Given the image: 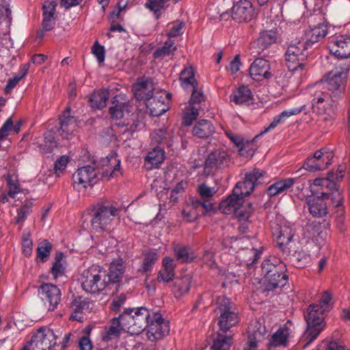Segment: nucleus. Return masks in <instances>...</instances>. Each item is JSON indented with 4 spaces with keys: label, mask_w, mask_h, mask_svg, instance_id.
<instances>
[{
    "label": "nucleus",
    "mask_w": 350,
    "mask_h": 350,
    "mask_svg": "<svg viewBox=\"0 0 350 350\" xmlns=\"http://www.w3.org/2000/svg\"><path fill=\"white\" fill-rule=\"evenodd\" d=\"M349 72L348 68H336L329 72L325 80L315 84L316 92L312 99V107L319 104L323 106L332 105V103L341 98L345 94V83Z\"/></svg>",
    "instance_id": "obj_1"
},
{
    "label": "nucleus",
    "mask_w": 350,
    "mask_h": 350,
    "mask_svg": "<svg viewBox=\"0 0 350 350\" xmlns=\"http://www.w3.org/2000/svg\"><path fill=\"white\" fill-rule=\"evenodd\" d=\"M103 167L105 168L100 172L90 165L83 166L77 170L72 176L74 187L77 190L92 187L100 179L109 180L122 174L120 160L115 156H110L102 160Z\"/></svg>",
    "instance_id": "obj_2"
},
{
    "label": "nucleus",
    "mask_w": 350,
    "mask_h": 350,
    "mask_svg": "<svg viewBox=\"0 0 350 350\" xmlns=\"http://www.w3.org/2000/svg\"><path fill=\"white\" fill-rule=\"evenodd\" d=\"M312 195L319 196L325 199L336 198L337 211L342 215L344 213L343 198L338 191L336 181L334 180L333 172H329L326 178H317L312 183L308 181Z\"/></svg>",
    "instance_id": "obj_3"
},
{
    "label": "nucleus",
    "mask_w": 350,
    "mask_h": 350,
    "mask_svg": "<svg viewBox=\"0 0 350 350\" xmlns=\"http://www.w3.org/2000/svg\"><path fill=\"white\" fill-rule=\"evenodd\" d=\"M151 312L145 307L127 308L120 314L124 331L131 334H139L147 327Z\"/></svg>",
    "instance_id": "obj_4"
},
{
    "label": "nucleus",
    "mask_w": 350,
    "mask_h": 350,
    "mask_svg": "<svg viewBox=\"0 0 350 350\" xmlns=\"http://www.w3.org/2000/svg\"><path fill=\"white\" fill-rule=\"evenodd\" d=\"M80 281L83 290L92 294L102 292L109 284L107 271L102 267L94 265L82 272Z\"/></svg>",
    "instance_id": "obj_5"
},
{
    "label": "nucleus",
    "mask_w": 350,
    "mask_h": 350,
    "mask_svg": "<svg viewBox=\"0 0 350 350\" xmlns=\"http://www.w3.org/2000/svg\"><path fill=\"white\" fill-rule=\"evenodd\" d=\"M327 313L318 307L317 304H310L305 314L307 329L304 334L302 340L306 342L304 347L314 340L325 327L324 315Z\"/></svg>",
    "instance_id": "obj_6"
},
{
    "label": "nucleus",
    "mask_w": 350,
    "mask_h": 350,
    "mask_svg": "<svg viewBox=\"0 0 350 350\" xmlns=\"http://www.w3.org/2000/svg\"><path fill=\"white\" fill-rule=\"evenodd\" d=\"M119 213L120 210L109 203L98 204L92 210L91 225L98 232L110 230Z\"/></svg>",
    "instance_id": "obj_7"
},
{
    "label": "nucleus",
    "mask_w": 350,
    "mask_h": 350,
    "mask_svg": "<svg viewBox=\"0 0 350 350\" xmlns=\"http://www.w3.org/2000/svg\"><path fill=\"white\" fill-rule=\"evenodd\" d=\"M215 312L218 317L219 328L224 332H227L239 321L237 308L230 299L226 297L217 298Z\"/></svg>",
    "instance_id": "obj_8"
},
{
    "label": "nucleus",
    "mask_w": 350,
    "mask_h": 350,
    "mask_svg": "<svg viewBox=\"0 0 350 350\" xmlns=\"http://www.w3.org/2000/svg\"><path fill=\"white\" fill-rule=\"evenodd\" d=\"M308 45L304 41H293L288 46L285 53L286 64L290 71L299 72L300 75L305 73L304 61L308 55Z\"/></svg>",
    "instance_id": "obj_9"
},
{
    "label": "nucleus",
    "mask_w": 350,
    "mask_h": 350,
    "mask_svg": "<svg viewBox=\"0 0 350 350\" xmlns=\"http://www.w3.org/2000/svg\"><path fill=\"white\" fill-rule=\"evenodd\" d=\"M245 241L247 240L243 238L228 237L223 241L222 245L225 249L229 248V251L238 252L239 257L243 258V260L247 265L252 266L260 258L261 251L254 248L247 249L245 252L240 251Z\"/></svg>",
    "instance_id": "obj_10"
},
{
    "label": "nucleus",
    "mask_w": 350,
    "mask_h": 350,
    "mask_svg": "<svg viewBox=\"0 0 350 350\" xmlns=\"http://www.w3.org/2000/svg\"><path fill=\"white\" fill-rule=\"evenodd\" d=\"M219 209L225 214L234 213L239 220H247L254 211L250 203L243 205L242 198L228 197L219 204Z\"/></svg>",
    "instance_id": "obj_11"
},
{
    "label": "nucleus",
    "mask_w": 350,
    "mask_h": 350,
    "mask_svg": "<svg viewBox=\"0 0 350 350\" xmlns=\"http://www.w3.org/2000/svg\"><path fill=\"white\" fill-rule=\"evenodd\" d=\"M264 172L258 169L247 172L245 175V180L236 184L232 193L228 197L243 200V197L249 196L253 191L254 187L260 183V179L264 176Z\"/></svg>",
    "instance_id": "obj_12"
},
{
    "label": "nucleus",
    "mask_w": 350,
    "mask_h": 350,
    "mask_svg": "<svg viewBox=\"0 0 350 350\" xmlns=\"http://www.w3.org/2000/svg\"><path fill=\"white\" fill-rule=\"evenodd\" d=\"M57 336L53 330L42 327L33 334L29 345L32 350H53Z\"/></svg>",
    "instance_id": "obj_13"
},
{
    "label": "nucleus",
    "mask_w": 350,
    "mask_h": 350,
    "mask_svg": "<svg viewBox=\"0 0 350 350\" xmlns=\"http://www.w3.org/2000/svg\"><path fill=\"white\" fill-rule=\"evenodd\" d=\"M333 154L324 149L317 150L314 155L308 157L304 163V168L310 172L325 170L331 163Z\"/></svg>",
    "instance_id": "obj_14"
},
{
    "label": "nucleus",
    "mask_w": 350,
    "mask_h": 350,
    "mask_svg": "<svg viewBox=\"0 0 350 350\" xmlns=\"http://www.w3.org/2000/svg\"><path fill=\"white\" fill-rule=\"evenodd\" d=\"M294 184H300L297 189L302 190L306 186L307 181L303 174L293 178L282 179L269 186L267 192L270 197H273L285 192Z\"/></svg>",
    "instance_id": "obj_15"
},
{
    "label": "nucleus",
    "mask_w": 350,
    "mask_h": 350,
    "mask_svg": "<svg viewBox=\"0 0 350 350\" xmlns=\"http://www.w3.org/2000/svg\"><path fill=\"white\" fill-rule=\"evenodd\" d=\"M153 316L148 324L147 336L150 340H159L168 334L169 324L165 321L160 313L152 312Z\"/></svg>",
    "instance_id": "obj_16"
},
{
    "label": "nucleus",
    "mask_w": 350,
    "mask_h": 350,
    "mask_svg": "<svg viewBox=\"0 0 350 350\" xmlns=\"http://www.w3.org/2000/svg\"><path fill=\"white\" fill-rule=\"evenodd\" d=\"M39 295L49 310L53 311L61 301L60 290L54 284L46 283L40 287Z\"/></svg>",
    "instance_id": "obj_17"
},
{
    "label": "nucleus",
    "mask_w": 350,
    "mask_h": 350,
    "mask_svg": "<svg viewBox=\"0 0 350 350\" xmlns=\"http://www.w3.org/2000/svg\"><path fill=\"white\" fill-rule=\"evenodd\" d=\"M330 52L338 58L350 57V36L340 35L329 43Z\"/></svg>",
    "instance_id": "obj_18"
},
{
    "label": "nucleus",
    "mask_w": 350,
    "mask_h": 350,
    "mask_svg": "<svg viewBox=\"0 0 350 350\" xmlns=\"http://www.w3.org/2000/svg\"><path fill=\"white\" fill-rule=\"evenodd\" d=\"M170 96L166 92L161 91L146 102V107L152 116H160L168 110V104L165 102V99L169 98Z\"/></svg>",
    "instance_id": "obj_19"
},
{
    "label": "nucleus",
    "mask_w": 350,
    "mask_h": 350,
    "mask_svg": "<svg viewBox=\"0 0 350 350\" xmlns=\"http://www.w3.org/2000/svg\"><path fill=\"white\" fill-rule=\"evenodd\" d=\"M254 14L252 5L247 0H239L232 9V17L239 23L252 20Z\"/></svg>",
    "instance_id": "obj_20"
},
{
    "label": "nucleus",
    "mask_w": 350,
    "mask_h": 350,
    "mask_svg": "<svg viewBox=\"0 0 350 350\" xmlns=\"http://www.w3.org/2000/svg\"><path fill=\"white\" fill-rule=\"evenodd\" d=\"M325 198L319 196L310 195L306 202L310 213L314 217H323L328 214V207Z\"/></svg>",
    "instance_id": "obj_21"
},
{
    "label": "nucleus",
    "mask_w": 350,
    "mask_h": 350,
    "mask_svg": "<svg viewBox=\"0 0 350 350\" xmlns=\"http://www.w3.org/2000/svg\"><path fill=\"white\" fill-rule=\"evenodd\" d=\"M270 69V64L267 60L263 58H257L250 67V74L254 80L260 81L271 77Z\"/></svg>",
    "instance_id": "obj_22"
},
{
    "label": "nucleus",
    "mask_w": 350,
    "mask_h": 350,
    "mask_svg": "<svg viewBox=\"0 0 350 350\" xmlns=\"http://www.w3.org/2000/svg\"><path fill=\"white\" fill-rule=\"evenodd\" d=\"M133 92L137 100H146L153 97L154 86L152 81L148 78H142L133 86Z\"/></svg>",
    "instance_id": "obj_23"
},
{
    "label": "nucleus",
    "mask_w": 350,
    "mask_h": 350,
    "mask_svg": "<svg viewBox=\"0 0 350 350\" xmlns=\"http://www.w3.org/2000/svg\"><path fill=\"white\" fill-rule=\"evenodd\" d=\"M59 124L58 135L63 139H69L77 126V120L75 117L70 116V109L65 110L59 117Z\"/></svg>",
    "instance_id": "obj_24"
},
{
    "label": "nucleus",
    "mask_w": 350,
    "mask_h": 350,
    "mask_svg": "<svg viewBox=\"0 0 350 350\" xmlns=\"http://www.w3.org/2000/svg\"><path fill=\"white\" fill-rule=\"evenodd\" d=\"M228 154L220 149L212 152L205 161V170L208 174L226 165Z\"/></svg>",
    "instance_id": "obj_25"
},
{
    "label": "nucleus",
    "mask_w": 350,
    "mask_h": 350,
    "mask_svg": "<svg viewBox=\"0 0 350 350\" xmlns=\"http://www.w3.org/2000/svg\"><path fill=\"white\" fill-rule=\"evenodd\" d=\"M57 3L53 0L45 1L42 5L43 19L42 22V30L51 31L55 23V12Z\"/></svg>",
    "instance_id": "obj_26"
},
{
    "label": "nucleus",
    "mask_w": 350,
    "mask_h": 350,
    "mask_svg": "<svg viewBox=\"0 0 350 350\" xmlns=\"http://www.w3.org/2000/svg\"><path fill=\"white\" fill-rule=\"evenodd\" d=\"M306 105H301L297 107H293L291 109H288L287 110L283 111L279 115L276 116L272 122L269 124V126L265 129L263 131H262L258 135H256V137H258L260 135H262L268 131L275 129L278 125L283 123L288 118L292 116H296L301 113L303 110L305 109Z\"/></svg>",
    "instance_id": "obj_27"
},
{
    "label": "nucleus",
    "mask_w": 350,
    "mask_h": 350,
    "mask_svg": "<svg viewBox=\"0 0 350 350\" xmlns=\"http://www.w3.org/2000/svg\"><path fill=\"white\" fill-rule=\"evenodd\" d=\"M288 280V276L282 271L268 274L265 277L264 284L265 285V291H273L277 288H281L286 285Z\"/></svg>",
    "instance_id": "obj_28"
},
{
    "label": "nucleus",
    "mask_w": 350,
    "mask_h": 350,
    "mask_svg": "<svg viewBox=\"0 0 350 350\" xmlns=\"http://www.w3.org/2000/svg\"><path fill=\"white\" fill-rule=\"evenodd\" d=\"M215 133V127L211 121L208 120H200L196 122L192 129V134L193 136L206 139Z\"/></svg>",
    "instance_id": "obj_29"
},
{
    "label": "nucleus",
    "mask_w": 350,
    "mask_h": 350,
    "mask_svg": "<svg viewBox=\"0 0 350 350\" xmlns=\"http://www.w3.org/2000/svg\"><path fill=\"white\" fill-rule=\"evenodd\" d=\"M327 33V27L325 25H319L310 28L306 31L305 37L306 44L310 45L323 40Z\"/></svg>",
    "instance_id": "obj_30"
},
{
    "label": "nucleus",
    "mask_w": 350,
    "mask_h": 350,
    "mask_svg": "<svg viewBox=\"0 0 350 350\" xmlns=\"http://www.w3.org/2000/svg\"><path fill=\"white\" fill-rule=\"evenodd\" d=\"M252 99V92L247 86L242 85L233 91L230 100L236 105H249Z\"/></svg>",
    "instance_id": "obj_31"
},
{
    "label": "nucleus",
    "mask_w": 350,
    "mask_h": 350,
    "mask_svg": "<svg viewBox=\"0 0 350 350\" xmlns=\"http://www.w3.org/2000/svg\"><path fill=\"white\" fill-rule=\"evenodd\" d=\"M265 328L260 326L256 329L249 331L248 347L245 350H266L262 347Z\"/></svg>",
    "instance_id": "obj_32"
},
{
    "label": "nucleus",
    "mask_w": 350,
    "mask_h": 350,
    "mask_svg": "<svg viewBox=\"0 0 350 350\" xmlns=\"http://www.w3.org/2000/svg\"><path fill=\"white\" fill-rule=\"evenodd\" d=\"M124 266L122 259H116L111 262L109 271L107 272V280L110 283L119 282L124 273Z\"/></svg>",
    "instance_id": "obj_33"
},
{
    "label": "nucleus",
    "mask_w": 350,
    "mask_h": 350,
    "mask_svg": "<svg viewBox=\"0 0 350 350\" xmlns=\"http://www.w3.org/2000/svg\"><path fill=\"white\" fill-rule=\"evenodd\" d=\"M164 151L159 147L154 148L146 157V164L148 169L157 167L164 160Z\"/></svg>",
    "instance_id": "obj_34"
},
{
    "label": "nucleus",
    "mask_w": 350,
    "mask_h": 350,
    "mask_svg": "<svg viewBox=\"0 0 350 350\" xmlns=\"http://www.w3.org/2000/svg\"><path fill=\"white\" fill-rule=\"evenodd\" d=\"M273 234L276 235L277 243L280 247L288 245L294 236L292 229L288 226H280Z\"/></svg>",
    "instance_id": "obj_35"
},
{
    "label": "nucleus",
    "mask_w": 350,
    "mask_h": 350,
    "mask_svg": "<svg viewBox=\"0 0 350 350\" xmlns=\"http://www.w3.org/2000/svg\"><path fill=\"white\" fill-rule=\"evenodd\" d=\"M289 336V329L284 327L280 328L271 336L269 345L270 347L286 346Z\"/></svg>",
    "instance_id": "obj_36"
},
{
    "label": "nucleus",
    "mask_w": 350,
    "mask_h": 350,
    "mask_svg": "<svg viewBox=\"0 0 350 350\" xmlns=\"http://www.w3.org/2000/svg\"><path fill=\"white\" fill-rule=\"evenodd\" d=\"M180 81L181 86L185 90H189L191 87L198 85L192 67H186L181 71L180 73Z\"/></svg>",
    "instance_id": "obj_37"
},
{
    "label": "nucleus",
    "mask_w": 350,
    "mask_h": 350,
    "mask_svg": "<svg viewBox=\"0 0 350 350\" xmlns=\"http://www.w3.org/2000/svg\"><path fill=\"white\" fill-rule=\"evenodd\" d=\"M277 33L274 30H264L260 31L257 43L262 49H267L277 40Z\"/></svg>",
    "instance_id": "obj_38"
},
{
    "label": "nucleus",
    "mask_w": 350,
    "mask_h": 350,
    "mask_svg": "<svg viewBox=\"0 0 350 350\" xmlns=\"http://www.w3.org/2000/svg\"><path fill=\"white\" fill-rule=\"evenodd\" d=\"M109 96V92L107 89L95 92L90 98V105L93 108L101 109L106 105Z\"/></svg>",
    "instance_id": "obj_39"
},
{
    "label": "nucleus",
    "mask_w": 350,
    "mask_h": 350,
    "mask_svg": "<svg viewBox=\"0 0 350 350\" xmlns=\"http://www.w3.org/2000/svg\"><path fill=\"white\" fill-rule=\"evenodd\" d=\"M182 213L184 219L189 222L196 220L201 214L198 206L196 204V200H192L191 202L187 204Z\"/></svg>",
    "instance_id": "obj_40"
},
{
    "label": "nucleus",
    "mask_w": 350,
    "mask_h": 350,
    "mask_svg": "<svg viewBox=\"0 0 350 350\" xmlns=\"http://www.w3.org/2000/svg\"><path fill=\"white\" fill-rule=\"evenodd\" d=\"M232 344L231 336L218 334L211 349L212 350H230Z\"/></svg>",
    "instance_id": "obj_41"
},
{
    "label": "nucleus",
    "mask_w": 350,
    "mask_h": 350,
    "mask_svg": "<svg viewBox=\"0 0 350 350\" xmlns=\"http://www.w3.org/2000/svg\"><path fill=\"white\" fill-rule=\"evenodd\" d=\"M64 258V256L62 252H58L55 254V260L51 270L54 279H57L64 274L65 265Z\"/></svg>",
    "instance_id": "obj_42"
},
{
    "label": "nucleus",
    "mask_w": 350,
    "mask_h": 350,
    "mask_svg": "<svg viewBox=\"0 0 350 350\" xmlns=\"http://www.w3.org/2000/svg\"><path fill=\"white\" fill-rule=\"evenodd\" d=\"M174 251L177 259L182 262H188L194 258L193 253L189 247L176 245Z\"/></svg>",
    "instance_id": "obj_43"
},
{
    "label": "nucleus",
    "mask_w": 350,
    "mask_h": 350,
    "mask_svg": "<svg viewBox=\"0 0 350 350\" xmlns=\"http://www.w3.org/2000/svg\"><path fill=\"white\" fill-rule=\"evenodd\" d=\"M29 68V64H25L20 67L18 74L13 78L10 79L5 86V90L7 93L10 92L16 85L21 79L26 76Z\"/></svg>",
    "instance_id": "obj_44"
},
{
    "label": "nucleus",
    "mask_w": 350,
    "mask_h": 350,
    "mask_svg": "<svg viewBox=\"0 0 350 350\" xmlns=\"http://www.w3.org/2000/svg\"><path fill=\"white\" fill-rule=\"evenodd\" d=\"M51 250L52 245L47 240L40 242L36 250L37 258L42 262L47 261Z\"/></svg>",
    "instance_id": "obj_45"
},
{
    "label": "nucleus",
    "mask_w": 350,
    "mask_h": 350,
    "mask_svg": "<svg viewBox=\"0 0 350 350\" xmlns=\"http://www.w3.org/2000/svg\"><path fill=\"white\" fill-rule=\"evenodd\" d=\"M92 304L85 297L81 296L76 297L71 303L72 310H79L81 312H90L92 310Z\"/></svg>",
    "instance_id": "obj_46"
},
{
    "label": "nucleus",
    "mask_w": 350,
    "mask_h": 350,
    "mask_svg": "<svg viewBox=\"0 0 350 350\" xmlns=\"http://www.w3.org/2000/svg\"><path fill=\"white\" fill-rule=\"evenodd\" d=\"M176 49L174 46V42L168 40L165 42L164 45L160 48H158L153 53L154 58L163 57L172 55Z\"/></svg>",
    "instance_id": "obj_47"
},
{
    "label": "nucleus",
    "mask_w": 350,
    "mask_h": 350,
    "mask_svg": "<svg viewBox=\"0 0 350 350\" xmlns=\"http://www.w3.org/2000/svg\"><path fill=\"white\" fill-rule=\"evenodd\" d=\"M122 330L124 331V328L123 327L122 323L121 322L120 315L118 318H114L111 321V323L107 332V337L109 339L116 338L119 336Z\"/></svg>",
    "instance_id": "obj_48"
},
{
    "label": "nucleus",
    "mask_w": 350,
    "mask_h": 350,
    "mask_svg": "<svg viewBox=\"0 0 350 350\" xmlns=\"http://www.w3.org/2000/svg\"><path fill=\"white\" fill-rule=\"evenodd\" d=\"M191 283V278L189 275H186L183 278L176 280L174 287L180 295H182L189 292Z\"/></svg>",
    "instance_id": "obj_49"
},
{
    "label": "nucleus",
    "mask_w": 350,
    "mask_h": 350,
    "mask_svg": "<svg viewBox=\"0 0 350 350\" xmlns=\"http://www.w3.org/2000/svg\"><path fill=\"white\" fill-rule=\"evenodd\" d=\"M171 137V133L167 129H158L151 133L152 142L157 144H167V139Z\"/></svg>",
    "instance_id": "obj_50"
},
{
    "label": "nucleus",
    "mask_w": 350,
    "mask_h": 350,
    "mask_svg": "<svg viewBox=\"0 0 350 350\" xmlns=\"http://www.w3.org/2000/svg\"><path fill=\"white\" fill-rule=\"evenodd\" d=\"M114 105L111 106L109 109L111 117L115 120H120L124 116V112L128 107V105L124 103H116L113 102Z\"/></svg>",
    "instance_id": "obj_51"
},
{
    "label": "nucleus",
    "mask_w": 350,
    "mask_h": 350,
    "mask_svg": "<svg viewBox=\"0 0 350 350\" xmlns=\"http://www.w3.org/2000/svg\"><path fill=\"white\" fill-rule=\"evenodd\" d=\"M278 262V260L276 258H273L272 260H265L263 261L262 264V271L265 275V277L267 276L268 274L274 273L280 271V268L276 265Z\"/></svg>",
    "instance_id": "obj_52"
},
{
    "label": "nucleus",
    "mask_w": 350,
    "mask_h": 350,
    "mask_svg": "<svg viewBox=\"0 0 350 350\" xmlns=\"http://www.w3.org/2000/svg\"><path fill=\"white\" fill-rule=\"evenodd\" d=\"M198 116V109L189 104L185 111L183 124L185 126L191 125L192 121L196 120Z\"/></svg>",
    "instance_id": "obj_53"
},
{
    "label": "nucleus",
    "mask_w": 350,
    "mask_h": 350,
    "mask_svg": "<svg viewBox=\"0 0 350 350\" xmlns=\"http://www.w3.org/2000/svg\"><path fill=\"white\" fill-rule=\"evenodd\" d=\"M332 300V295L331 293L327 291H325L323 293L321 297L319 300V303L317 304L318 307L320 308V309H322L323 311L328 312L330 310L333 304Z\"/></svg>",
    "instance_id": "obj_54"
},
{
    "label": "nucleus",
    "mask_w": 350,
    "mask_h": 350,
    "mask_svg": "<svg viewBox=\"0 0 350 350\" xmlns=\"http://www.w3.org/2000/svg\"><path fill=\"white\" fill-rule=\"evenodd\" d=\"M158 254L156 252H151L149 253H147L145 255L143 265H142V271L144 272H148L149 271L153 265L156 262V261L158 260Z\"/></svg>",
    "instance_id": "obj_55"
},
{
    "label": "nucleus",
    "mask_w": 350,
    "mask_h": 350,
    "mask_svg": "<svg viewBox=\"0 0 350 350\" xmlns=\"http://www.w3.org/2000/svg\"><path fill=\"white\" fill-rule=\"evenodd\" d=\"M69 162V157L66 155L62 156L54 163L55 174L57 176H59L65 170Z\"/></svg>",
    "instance_id": "obj_56"
},
{
    "label": "nucleus",
    "mask_w": 350,
    "mask_h": 350,
    "mask_svg": "<svg viewBox=\"0 0 350 350\" xmlns=\"http://www.w3.org/2000/svg\"><path fill=\"white\" fill-rule=\"evenodd\" d=\"M196 204L198 206L201 214L211 212L215 208V203L211 199H203V201L196 200Z\"/></svg>",
    "instance_id": "obj_57"
},
{
    "label": "nucleus",
    "mask_w": 350,
    "mask_h": 350,
    "mask_svg": "<svg viewBox=\"0 0 350 350\" xmlns=\"http://www.w3.org/2000/svg\"><path fill=\"white\" fill-rule=\"evenodd\" d=\"M31 212V204H25L18 210L16 217V223H23Z\"/></svg>",
    "instance_id": "obj_58"
},
{
    "label": "nucleus",
    "mask_w": 350,
    "mask_h": 350,
    "mask_svg": "<svg viewBox=\"0 0 350 350\" xmlns=\"http://www.w3.org/2000/svg\"><path fill=\"white\" fill-rule=\"evenodd\" d=\"M192 90L191 96L189 100L190 105L200 103L204 99V95L201 90L198 89V85L190 88Z\"/></svg>",
    "instance_id": "obj_59"
},
{
    "label": "nucleus",
    "mask_w": 350,
    "mask_h": 350,
    "mask_svg": "<svg viewBox=\"0 0 350 350\" xmlns=\"http://www.w3.org/2000/svg\"><path fill=\"white\" fill-rule=\"evenodd\" d=\"M11 10L7 5H0V23H5L6 25L11 23Z\"/></svg>",
    "instance_id": "obj_60"
},
{
    "label": "nucleus",
    "mask_w": 350,
    "mask_h": 350,
    "mask_svg": "<svg viewBox=\"0 0 350 350\" xmlns=\"http://www.w3.org/2000/svg\"><path fill=\"white\" fill-rule=\"evenodd\" d=\"M170 0H148L146 7L153 11L155 14L159 12Z\"/></svg>",
    "instance_id": "obj_61"
},
{
    "label": "nucleus",
    "mask_w": 350,
    "mask_h": 350,
    "mask_svg": "<svg viewBox=\"0 0 350 350\" xmlns=\"http://www.w3.org/2000/svg\"><path fill=\"white\" fill-rule=\"evenodd\" d=\"M23 251L26 256H29L32 253L33 242L30 239V234L27 233L23 236L22 239Z\"/></svg>",
    "instance_id": "obj_62"
},
{
    "label": "nucleus",
    "mask_w": 350,
    "mask_h": 350,
    "mask_svg": "<svg viewBox=\"0 0 350 350\" xmlns=\"http://www.w3.org/2000/svg\"><path fill=\"white\" fill-rule=\"evenodd\" d=\"M198 191L203 199H210L216 193L215 187H208L205 184L200 185Z\"/></svg>",
    "instance_id": "obj_63"
},
{
    "label": "nucleus",
    "mask_w": 350,
    "mask_h": 350,
    "mask_svg": "<svg viewBox=\"0 0 350 350\" xmlns=\"http://www.w3.org/2000/svg\"><path fill=\"white\" fill-rule=\"evenodd\" d=\"M174 278V271L163 268L158 273L159 282H169Z\"/></svg>",
    "instance_id": "obj_64"
}]
</instances>
